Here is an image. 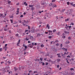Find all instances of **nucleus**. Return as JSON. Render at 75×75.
<instances>
[{"label": "nucleus", "instance_id": "nucleus-29", "mask_svg": "<svg viewBox=\"0 0 75 75\" xmlns=\"http://www.w3.org/2000/svg\"><path fill=\"white\" fill-rule=\"evenodd\" d=\"M60 46L61 47V48H62V44H61Z\"/></svg>", "mask_w": 75, "mask_h": 75}, {"label": "nucleus", "instance_id": "nucleus-60", "mask_svg": "<svg viewBox=\"0 0 75 75\" xmlns=\"http://www.w3.org/2000/svg\"><path fill=\"white\" fill-rule=\"evenodd\" d=\"M45 64L46 65H48V63L46 62V63Z\"/></svg>", "mask_w": 75, "mask_h": 75}, {"label": "nucleus", "instance_id": "nucleus-26", "mask_svg": "<svg viewBox=\"0 0 75 75\" xmlns=\"http://www.w3.org/2000/svg\"><path fill=\"white\" fill-rule=\"evenodd\" d=\"M20 44V42H18L17 43V46H19V44Z\"/></svg>", "mask_w": 75, "mask_h": 75}, {"label": "nucleus", "instance_id": "nucleus-64", "mask_svg": "<svg viewBox=\"0 0 75 75\" xmlns=\"http://www.w3.org/2000/svg\"><path fill=\"white\" fill-rule=\"evenodd\" d=\"M67 58H68V57H69V58H70V56L68 55V56H67Z\"/></svg>", "mask_w": 75, "mask_h": 75}, {"label": "nucleus", "instance_id": "nucleus-4", "mask_svg": "<svg viewBox=\"0 0 75 75\" xmlns=\"http://www.w3.org/2000/svg\"><path fill=\"white\" fill-rule=\"evenodd\" d=\"M65 43L66 44H69L70 43V42L69 40H67Z\"/></svg>", "mask_w": 75, "mask_h": 75}, {"label": "nucleus", "instance_id": "nucleus-35", "mask_svg": "<svg viewBox=\"0 0 75 75\" xmlns=\"http://www.w3.org/2000/svg\"><path fill=\"white\" fill-rule=\"evenodd\" d=\"M26 40H27V41H28L29 40V38H26Z\"/></svg>", "mask_w": 75, "mask_h": 75}, {"label": "nucleus", "instance_id": "nucleus-54", "mask_svg": "<svg viewBox=\"0 0 75 75\" xmlns=\"http://www.w3.org/2000/svg\"><path fill=\"white\" fill-rule=\"evenodd\" d=\"M69 27V29H70V28H71V26H70Z\"/></svg>", "mask_w": 75, "mask_h": 75}, {"label": "nucleus", "instance_id": "nucleus-49", "mask_svg": "<svg viewBox=\"0 0 75 75\" xmlns=\"http://www.w3.org/2000/svg\"><path fill=\"white\" fill-rule=\"evenodd\" d=\"M2 51V48H0V51Z\"/></svg>", "mask_w": 75, "mask_h": 75}, {"label": "nucleus", "instance_id": "nucleus-16", "mask_svg": "<svg viewBox=\"0 0 75 75\" xmlns=\"http://www.w3.org/2000/svg\"><path fill=\"white\" fill-rule=\"evenodd\" d=\"M19 35H18V33H16V35H15V36L16 37H18Z\"/></svg>", "mask_w": 75, "mask_h": 75}, {"label": "nucleus", "instance_id": "nucleus-30", "mask_svg": "<svg viewBox=\"0 0 75 75\" xmlns=\"http://www.w3.org/2000/svg\"><path fill=\"white\" fill-rule=\"evenodd\" d=\"M52 33H49V35H52Z\"/></svg>", "mask_w": 75, "mask_h": 75}, {"label": "nucleus", "instance_id": "nucleus-38", "mask_svg": "<svg viewBox=\"0 0 75 75\" xmlns=\"http://www.w3.org/2000/svg\"><path fill=\"white\" fill-rule=\"evenodd\" d=\"M40 61H42V58H41L40 57Z\"/></svg>", "mask_w": 75, "mask_h": 75}, {"label": "nucleus", "instance_id": "nucleus-32", "mask_svg": "<svg viewBox=\"0 0 75 75\" xmlns=\"http://www.w3.org/2000/svg\"><path fill=\"white\" fill-rule=\"evenodd\" d=\"M10 18H14V16H11Z\"/></svg>", "mask_w": 75, "mask_h": 75}, {"label": "nucleus", "instance_id": "nucleus-13", "mask_svg": "<svg viewBox=\"0 0 75 75\" xmlns=\"http://www.w3.org/2000/svg\"><path fill=\"white\" fill-rule=\"evenodd\" d=\"M40 34L38 33L37 34V37H40Z\"/></svg>", "mask_w": 75, "mask_h": 75}, {"label": "nucleus", "instance_id": "nucleus-40", "mask_svg": "<svg viewBox=\"0 0 75 75\" xmlns=\"http://www.w3.org/2000/svg\"><path fill=\"white\" fill-rule=\"evenodd\" d=\"M10 3H11V1H8V4H10Z\"/></svg>", "mask_w": 75, "mask_h": 75}, {"label": "nucleus", "instance_id": "nucleus-20", "mask_svg": "<svg viewBox=\"0 0 75 75\" xmlns=\"http://www.w3.org/2000/svg\"><path fill=\"white\" fill-rule=\"evenodd\" d=\"M68 39L69 40H71V37L69 36L68 38Z\"/></svg>", "mask_w": 75, "mask_h": 75}, {"label": "nucleus", "instance_id": "nucleus-17", "mask_svg": "<svg viewBox=\"0 0 75 75\" xmlns=\"http://www.w3.org/2000/svg\"><path fill=\"white\" fill-rule=\"evenodd\" d=\"M69 18H67V19H65V21H68L69 20Z\"/></svg>", "mask_w": 75, "mask_h": 75}, {"label": "nucleus", "instance_id": "nucleus-14", "mask_svg": "<svg viewBox=\"0 0 75 75\" xmlns=\"http://www.w3.org/2000/svg\"><path fill=\"white\" fill-rule=\"evenodd\" d=\"M40 47H41V48H43V47H44V45H43L42 44V45H41Z\"/></svg>", "mask_w": 75, "mask_h": 75}, {"label": "nucleus", "instance_id": "nucleus-21", "mask_svg": "<svg viewBox=\"0 0 75 75\" xmlns=\"http://www.w3.org/2000/svg\"><path fill=\"white\" fill-rule=\"evenodd\" d=\"M55 42H59V40H57L55 41Z\"/></svg>", "mask_w": 75, "mask_h": 75}, {"label": "nucleus", "instance_id": "nucleus-31", "mask_svg": "<svg viewBox=\"0 0 75 75\" xmlns=\"http://www.w3.org/2000/svg\"><path fill=\"white\" fill-rule=\"evenodd\" d=\"M65 51H68V49H65H65L64 50Z\"/></svg>", "mask_w": 75, "mask_h": 75}, {"label": "nucleus", "instance_id": "nucleus-8", "mask_svg": "<svg viewBox=\"0 0 75 75\" xmlns=\"http://www.w3.org/2000/svg\"><path fill=\"white\" fill-rule=\"evenodd\" d=\"M49 26V24H48L47 25L46 27H47L48 28V29H50V26Z\"/></svg>", "mask_w": 75, "mask_h": 75}, {"label": "nucleus", "instance_id": "nucleus-5", "mask_svg": "<svg viewBox=\"0 0 75 75\" xmlns=\"http://www.w3.org/2000/svg\"><path fill=\"white\" fill-rule=\"evenodd\" d=\"M33 38H34V37H33L32 36H31L29 38V39L30 40H33Z\"/></svg>", "mask_w": 75, "mask_h": 75}, {"label": "nucleus", "instance_id": "nucleus-11", "mask_svg": "<svg viewBox=\"0 0 75 75\" xmlns=\"http://www.w3.org/2000/svg\"><path fill=\"white\" fill-rule=\"evenodd\" d=\"M57 35H60V32H59L57 33Z\"/></svg>", "mask_w": 75, "mask_h": 75}, {"label": "nucleus", "instance_id": "nucleus-36", "mask_svg": "<svg viewBox=\"0 0 75 75\" xmlns=\"http://www.w3.org/2000/svg\"><path fill=\"white\" fill-rule=\"evenodd\" d=\"M71 24L72 25H74V24L73 23H71Z\"/></svg>", "mask_w": 75, "mask_h": 75}, {"label": "nucleus", "instance_id": "nucleus-9", "mask_svg": "<svg viewBox=\"0 0 75 75\" xmlns=\"http://www.w3.org/2000/svg\"><path fill=\"white\" fill-rule=\"evenodd\" d=\"M51 44H55V42H54L53 41H52L50 43Z\"/></svg>", "mask_w": 75, "mask_h": 75}, {"label": "nucleus", "instance_id": "nucleus-52", "mask_svg": "<svg viewBox=\"0 0 75 75\" xmlns=\"http://www.w3.org/2000/svg\"><path fill=\"white\" fill-rule=\"evenodd\" d=\"M31 72H32V71L31 70H30L29 71V73H31Z\"/></svg>", "mask_w": 75, "mask_h": 75}, {"label": "nucleus", "instance_id": "nucleus-53", "mask_svg": "<svg viewBox=\"0 0 75 75\" xmlns=\"http://www.w3.org/2000/svg\"><path fill=\"white\" fill-rule=\"evenodd\" d=\"M70 74L71 75H73V73H72V72H71V73H70Z\"/></svg>", "mask_w": 75, "mask_h": 75}, {"label": "nucleus", "instance_id": "nucleus-63", "mask_svg": "<svg viewBox=\"0 0 75 75\" xmlns=\"http://www.w3.org/2000/svg\"><path fill=\"white\" fill-rule=\"evenodd\" d=\"M67 54V53L66 52H64V55H66Z\"/></svg>", "mask_w": 75, "mask_h": 75}, {"label": "nucleus", "instance_id": "nucleus-34", "mask_svg": "<svg viewBox=\"0 0 75 75\" xmlns=\"http://www.w3.org/2000/svg\"><path fill=\"white\" fill-rule=\"evenodd\" d=\"M29 47H30V48H33V46L32 45L30 46H29Z\"/></svg>", "mask_w": 75, "mask_h": 75}, {"label": "nucleus", "instance_id": "nucleus-55", "mask_svg": "<svg viewBox=\"0 0 75 75\" xmlns=\"http://www.w3.org/2000/svg\"><path fill=\"white\" fill-rule=\"evenodd\" d=\"M25 48L26 49L27 48V46H25Z\"/></svg>", "mask_w": 75, "mask_h": 75}, {"label": "nucleus", "instance_id": "nucleus-33", "mask_svg": "<svg viewBox=\"0 0 75 75\" xmlns=\"http://www.w3.org/2000/svg\"><path fill=\"white\" fill-rule=\"evenodd\" d=\"M65 10H66L65 9H63V10H62V12H64L65 11Z\"/></svg>", "mask_w": 75, "mask_h": 75}, {"label": "nucleus", "instance_id": "nucleus-3", "mask_svg": "<svg viewBox=\"0 0 75 75\" xmlns=\"http://www.w3.org/2000/svg\"><path fill=\"white\" fill-rule=\"evenodd\" d=\"M29 6L30 7H32L31 10H33L34 8H33V6H32L31 5H29Z\"/></svg>", "mask_w": 75, "mask_h": 75}, {"label": "nucleus", "instance_id": "nucleus-44", "mask_svg": "<svg viewBox=\"0 0 75 75\" xmlns=\"http://www.w3.org/2000/svg\"><path fill=\"white\" fill-rule=\"evenodd\" d=\"M5 47H6L7 46V44H6L5 45Z\"/></svg>", "mask_w": 75, "mask_h": 75}, {"label": "nucleus", "instance_id": "nucleus-23", "mask_svg": "<svg viewBox=\"0 0 75 75\" xmlns=\"http://www.w3.org/2000/svg\"><path fill=\"white\" fill-rule=\"evenodd\" d=\"M56 1L55 0H52V3H53L54 2H55Z\"/></svg>", "mask_w": 75, "mask_h": 75}, {"label": "nucleus", "instance_id": "nucleus-62", "mask_svg": "<svg viewBox=\"0 0 75 75\" xmlns=\"http://www.w3.org/2000/svg\"><path fill=\"white\" fill-rule=\"evenodd\" d=\"M60 60H61V59H58V60H57L58 62V61H60Z\"/></svg>", "mask_w": 75, "mask_h": 75}, {"label": "nucleus", "instance_id": "nucleus-58", "mask_svg": "<svg viewBox=\"0 0 75 75\" xmlns=\"http://www.w3.org/2000/svg\"><path fill=\"white\" fill-rule=\"evenodd\" d=\"M32 45L34 46V43H32Z\"/></svg>", "mask_w": 75, "mask_h": 75}, {"label": "nucleus", "instance_id": "nucleus-28", "mask_svg": "<svg viewBox=\"0 0 75 75\" xmlns=\"http://www.w3.org/2000/svg\"><path fill=\"white\" fill-rule=\"evenodd\" d=\"M56 46H59V44L58 43H57V44H56Z\"/></svg>", "mask_w": 75, "mask_h": 75}, {"label": "nucleus", "instance_id": "nucleus-42", "mask_svg": "<svg viewBox=\"0 0 75 75\" xmlns=\"http://www.w3.org/2000/svg\"><path fill=\"white\" fill-rule=\"evenodd\" d=\"M24 17V16L23 15H21L20 16V17Z\"/></svg>", "mask_w": 75, "mask_h": 75}, {"label": "nucleus", "instance_id": "nucleus-43", "mask_svg": "<svg viewBox=\"0 0 75 75\" xmlns=\"http://www.w3.org/2000/svg\"><path fill=\"white\" fill-rule=\"evenodd\" d=\"M67 64H69V61L68 62V60H67Z\"/></svg>", "mask_w": 75, "mask_h": 75}, {"label": "nucleus", "instance_id": "nucleus-18", "mask_svg": "<svg viewBox=\"0 0 75 75\" xmlns=\"http://www.w3.org/2000/svg\"><path fill=\"white\" fill-rule=\"evenodd\" d=\"M17 12H16V14H18V13H19V11H17Z\"/></svg>", "mask_w": 75, "mask_h": 75}, {"label": "nucleus", "instance_id": "nucleus-56", "mask_svg": "<svg viewBox=\"0 0 75 75\" xmlns=\"http://www.w3.org/2000/svg\"><path fill=\"white\" fill-rule=\"evenodd\" d=\"M72 6H74V7H75V4H73V5Z\"/></svg>", "mask_w": 75, "mask_h": 75}, {"label": "nucleus", "instance_id": "nucleus-22", "mask_svg": "<svg viewBox=\"0 0 75 75\" xmlns=\"http://www.w3.org/2000/svg\"><path fill=\"white\" fill-rule=\"evenodd\" d=\"M55 31H56V30H55V29H54L53 30V33H55Z\"/></svg>", "mask_w": 75, "mask_h": 75}, {"label": "nucleus", "instance_id": "nucleus-10", "mask_svg": "<svg viewBox=\"0 0 75 75\" xmlns=\"http://www.w3.org/2000/svg\"><path fill=\"white\" fill-rule=\"evenodd\" d=\"M48 33H52V31L51 30H49L48 31Z\"/></svg>", "mask_w": 75, "mask_h": 75}, {"label": "nucleus", "instance_id": "nucleus-46", "mask_svg": "<svg viewBox=\"0 0 75 75\" xmlns=\"http://www.w3.org/2000/svg\"><path fill=\"white\" fill-rule=\"evenodd\" d=\"M59 65H57V68H59Z\"/></svg>", "mask_w": 75, "mask_h": 75}, {"label": "nucleus", "instance_id": "nucleus-12", "mask_svg": "<svg viewBox=\"0 0 75 75\" xmlns=\"http://www.w3.org/2000/svg\"><path fill=\"white\" fill-rule=\"evenodd\" d=\"M14 69H15V71H17V70H18V68H16V67H14Z\"/></svg>", "mask_w": 75, "mask_h": 75}, {"label": "nucleus", "instance_id": "nucleus-27", "mask_svg": "<svg viewBox=\"0 0 75 75\" xmlns=\"http://www.w3.org/2000/svg\"><path fill=\"white\" fill-rule=\"evenodd\" d=\"M57 6L56 5H54V6H52V7L53 8H54V7H57Z\"/></svg>", "mask_w": 75, "mask_h": 75}, {"label": "nucleus", "instance_id": "nucleus-45", "mask_svg": "<svg viewBox=\"0 0 75 75\" xmlns=\"http://www.w3.org/2000/svg\"><path fill=\"white\" fill-rule=\"evenodd\" d=\"M19 22L20 23H21V20H19Z\"/></svg>", "mask_w": 75, "mask_h": 75}, {"label": "nucleus", "instance_id": "nucleus-57", "mask_svg": "<svg viewBox=\"0 0 75 75\" xmlns=\"http://www.w3.org/2000/svg\"><path fill=\"white\" fill-rule=\"evenodd\" d=\"M71 5V6H72L73 5V3H70Z\"/></svg>", "mask_w": 75, "mask_h": 75}, {"label": "nucleus", "instance_id": "nucleus-2", "mask_svg": "<svg viewBox=\"0 0 75 75\" xmlns=\"http://www.w3.org/2000/svg\"><path fill=\"white\" fill-rule=\"evenodd\" d=\"M64 33H65V34H66L67 35H68L69 34V32L65 31Z\"/></svg>", "mask_w": 75, "mask_h": 75}, {"label": "nucleus", "instance_id": "nucleus-48", "mask_svg": "<svg viewBox=\"0 0 75 75\" xmlns=\"http://www.w3.org/2000/svg\"><path fill=\"white\" fill-rule=\"evenodd\" d=\"M52 4L51 3V4H49V6H52Z\"/></svg>", "mask_w": 75, "mask_h": 75}, {"label": "nucleus", "instance_id": "nucleus-37", "mask_svg": "<svg viewBox=\"0 0 75 75\" xmlns=\"http://www.w3.org/2000/svg\"><path fill=\"white\" fill-rule=\"evenodd\" d=\"M67 3V5H69L70 3L69 2H68Z\"/></svg>", "mask_w": 75, "mask_h": 75}, {"label": "nucleus", "instance_id": "nucleus-24", "mask_svg": "<svg viewBox=\"0 0 75 75\" xmlns=\"http://www.w3.org/2000/svg\"><path fill=\"white\" fill-rule=\"evenodd\" d=\"M52 36H49L48 38H49V39H51V38H52Z\"/></svg>", "mask_w": 75, "mask_h": 75}, {"label": "nucleus", "instance_id": "nucleus-59", "mask_svg": "<svg viewBox=\"0 0 75 75\" xmlns=\"http://www.w3.org/2000/svg\"><path fill=\"white\" fill-rule=\"evenodd\" d=\"M23 14H24V15H25V14H26V13H25V12H24V13H23Z\"/></svg>", "mask_w": 75, "mask_h": 75}, {"label": "nucleus", "instance_id": "nucleus-61", "mask_svg": "<svg viewBox=\"0 0 75 75\" xmlns=\"http://www.w3.org/2000/svg\"><path fill=\"white\" fill-rule=\"evenodd\" d=\"M47 58H45L44 59L45 61H46V59H47Z\"/></svg>", "mask_w": 75, "mask_h": 75}, {"label": "nucleus", "instance_id": "nucleus-39", "mask_svg": "<svg viewBox=\"0 0 75 75\" xmlns=\"http://www.w3.org/2000/svg\"><path fill=\"white\" fill-rule=\"evenodd\" d=\"M10 21H11V23L12 24L13 23V21L11 19H10Z\"/></svg>", "mask_w": 75, "mask_h": 75}, {"label": "nucleus", "instance_id": "nucleus-51", "mask_svg": "<svg viewBox=\"0 0 75 75\" xmlns=\"http://www.w3.org/2000/svg\"><path fill=\"white\" fill-rule=\"evenodd\" d=\"M4 62H3V61H2L1 62V64H3V63H4Z\"/></svg>", "mask_w": 75, "mask_h": 75}, {"label": "nucleus", "instance_id": "nucleus-50", "mask_svg": "<svg viewBox=\"0 0 75 75\" xmlns=\"http://www.w3.org/2000/svg\"><path fill=\"white\" fill-rule=\"evenodd\" d=\"M35 73H37V71H34V73L35 74Z\"/></svg>", "mask_w": 75, "mask_h": 75}, {"label": "nucleus", "instance_id": "nucleus-1", "mask_svg": "<svg viewBox=\"0 0 75 75\" xmlns=\"http://www.w3.org/2000/svg\"><path fill=\"white\" fill-rule=\"evenodd\" d=\"M23 25L24 26H26L27 27L28 26V24H27V22L25 21V20L24 21V22L23 23Z\"/></svg>", "mask_w": 75, "mask_h": 75}, {"label": "nucleus", "instance_id": "nucleus-25", "mask_svg": "<svg viewBox=\"0 0 75 75\" xmlns=\"http://www.w3.org/2000/svg\"><path fill=\"white\" fill-rule=\"evenodd\" d=\"M70 70H71V71H74V69L71 68V69H70Z\"/></svg>", "mask_w": 75, "mask_h": 75}, {"label": "nucleus", "instance_id": "nucleus-19", "mask_svg": "<svg viewBox=\"0 0 75 75\" xmlns=\"http://www.w3.org/2000/svg\"><path fill=\"white\" fill-rule=\"evenodd\" d=\"M68 27H69V26H68L67 27L66 26L65 28L67 30H68Z\"/></svg>", "mask_w": 75, "mask_h": 75}, {"label": "nucleus", "instance_id": "nucleus-15", "mask_svg": "<svg viewBox=\"0 0 75 75\" xmlns=\"http://www.w3.org/2000/svg\"><path fill=\"white\" fill-rule=\"evenodd\" d=\"M41 5H42V6H44V5H45V3H42Z\"/></svg>", "mask_w": 75, "mask_h": 75}, {"label": "nucleus", "instance_id": "nucleus-41", "mask_svg": "<svg viewBox=\"0 0 75 75\" xmlns=\"http://www.w3.org/2000/svg\"><path fill=\"white\" fill-rule=\"evenodd\" d=\"M63 38H65V36H63Z\"/></svg>", "mask_w": 75, "mask_h": 75}, {"label": "nucleus", "instance_id": "nucleus-47", "mask_svg": "<svg viewBox=\"0 0 75 75\" xmlns=\"http://www.w3.org/2000/svg\"><path fill=\"white\" fill-rule=\"evenodd\" d=\"M42 65H43V66L44 65H45V63H44V62H42Z\"/></svg>", "mask_w": 75, "mask_h": 75}, {"label": "nucleus", "instance_id": "nucleus-6", "mask_svg": "<svg viewBox=\"0 0 75 75\" xmlns=\"http://www.w3.org/2000/svg\"><path fill=\"white\" fill-rule=\"evenodd\" d=\"M57 55H58V57H60V58H61V56H60V54H57Z\"/></svg>", "mask_w": 75, "mask_h": 75}, {"label": "nucleus", "instance_id": "nucleus-7", "mask_svg": "<svg viewBox=\"0 0 75 75\" xmlns=\"http://www.w3.org/2000/svg\"><path fill=\"white\" fill-rule=\"evenodd\" d=\"M74 59H71L70 60L71 62H74Z\"/></svg>", "mask_w": 75, "mask_h": 75}]
</instances>
